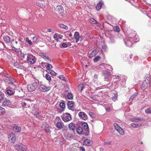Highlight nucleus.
Wrapping results in <instances>:
<instances>
[{
  "label": "nucleus",
  "mask_w": 151,
  "mask_h": 151,
  "mask_svg": "<svg viewBox=\"0 0 151 151\" xmlns=\"http://www.w3.org/2000/svg\"><path fill=\"white\" fill-rule=\"evenodd\" d=\"M89 115L92 117L94 118L95 117V114L92 112L90 111L89 112Z\"/></svg>",
  "instance_id": "obj_50"
},
{
  "label": "nucleus",
  "mask_w": 151,
  "mask_h": 151,
  "mask_svg": "<svg viewBox=\"0 0 151 151\" xmlns=\"http://www.w3.org/2000/svg\"><path fill=\"white\" fill-rule=\"evenodd\" d=\"M6 99L4 93L0 92V103H1Z\"/></svg>",
  "instance_id": "obj_32"
},
{
  "label": "nucleus",
  "mask_w": 151,
  "mask_h": 151,
  "mask_svg": "<svg viewBox=\"0 0 151 151\" xmlns=\"http://www.w3.org/2000/svg\"><path fill=\"white\" fill-rule=\"evenodd\" d=\"M47 31L49 32H51L52 31V29L51 28H47Z\"/></svg>",
  "instance_id": "obj_60"
},
{
  "label": "nucleus",
  "mask_w": 151,
  "mask_h": 151,
  "mask_svg": "<svg viewBox=\"0 0 151 151\" xmlns=\"http://www.w3.org/2000/svg\"><path fill=\"white\" fill-rule=\"evenodd\" d=\"M145 112L146 113H151V108H149L147 109Z\"/></svg>",
  "instance_id": "obj_51"
},
{
  "label": "nucleus",
  "mask_w": 151,
  "mask_h": 151,
  "mask_svg": "<svg viewBox=\"0 0 151 151\" xmlns=\"http://www.w3.org/2000/svg\"><path fill=\"white\" fill-rule=\"evenodd\" d=\"M103 73L105 76V81H109V78L111 75V73L109 72L105 71H104Z\"/></svg>",
  "instance_id": "obj_15"
},
{
  "label": "nucleus",
  "mask_w": 151,
  "mask_h": 151,
  "mask_svg": "<svg viewBox=\"0 0 151 151\" xmlns=\"http://www.w3.org/2000/svg\"><path fill=\"white\" fill-rule=\"evenodd\" d=\"M64 126L63 123L61 121L58 122L55 125L57 128L59 129H60L61 128H63Z\"/></svg>",
  "instance_id": "obj_18"
},
{
  "label": "nucleus",
  "mask_w": 151,
  "mask_h": 151,
  "mask_svg": "<svg viewBox=\"0 0 151 151\" xmlns=\"http://www.w3.org/2000/svg\"><path fill=\"white\" fill-rule=\"evenodd\" d=\"M107 47L106 45H104L102 46L101 50L102 51H105L107 49Z\"/></svg>",
  "instance_id": "obj_48"
},
{
  "label": "nucleus",
  "mask_w": 151,
  "mask_h": 151,
  "mask_svg": "<svg viewBox=\"0 0 151 151\" xmlns=\"http://www.w3.org/2000/svg\"><path fill=\"white\" fill-rule=\"evenodd\" d=\"M89 22L91 23L95 24L97 23V22L93 18H91L89 20Z\"/></svg>",
  "instance_id": "obj_39"
},
{
  "label": "nucleus",
  "mask_w": 151,
  "mask_h": 151,
  "mask_svg": "<svg viewBox=\"0 0 151 151\" xmlns=\"http://www.w3.org/2000/svg\"><path fill=\"white\" fill-rule=\"evenodd\" d=\"M61 117L63 120L65 122H68L72 119L71 115L68 113L63 114L61 116Z\"/></svg>",
  "instance_id": "obj_4"
},
{
  "label": "nucleus",
  "mask_w": 151,
  "mask_h": 151,
  "mask_svg": "<svg viewBox=\"0 0 151 151\" xmlns=\"http://www.w3.org/2000/svg\"><path fill=\"white\" fill-rule=\"evenodd\" d=\"M45 78H46L50 82L51 80V78L50 76L48 73H46L45 75Z\"/></svg>",
  "instance_id": "obj_40"
},
{
  "label": "nucleus",
  "mask_w": 151,
  "mask_h": 151,
  "mask_svg": "<svg viewBox=\"0 0 151 151\" xmlns=\"http://www.w3.org/2000/svg\"><path fill=\"white\" fill-rule=\"evenodd\" d=\"M51 89L50 87H47L45 86L42 84L39 87V90L43 92H45L50 90Z\"/></svg>",
  "instance_id": "obj_9"
},
{
  "label": "nucleus",
  "mask_w": 151,
  "mask_h": 151,
  "mask_svg": "<svg viewBox=\"0 0 151 151\" xmlns=\"http://www.w3.org/2000/svg\"><path fill=\"white\" fill-rule=\"evenodd\" d=\"M36 61V59L35 57L30 53H28L27 57V63L30 64L32 65L34 64Z\"/></svg>",
  "instance_id": "obj_1"
},
{
  "label": "nucleus",
  "mask_w": 151,
  "mask_h": 151,
  "mask_svg": "<svg viewBox=\"0 0 151 151\" xmlns=\"http://www.w3.org/2000/svg\"><path fill=\"white\" fill-rule=\"evenodd\" d=\"M94 77L96 79H97L98 78V76L97 74H94Z\"/></svg>",
  "instance_id": "obj_61"
},
{
  "label": "nucleus",
  "mask_w": 151,
  "mask_h": 151,
  "mask_svg": "<svg viewBox=\"0 0 151 151\" xmlns=\"http://www.w3.org/2000/svg\"><path fill=\"white\" fill-rule=\"evenodd\" d=\"M56 11L59 14H60L61 16L63 15V6L60 5L57 6L55 9Z\"/></svg>",
  "instance_id": "obj_12"
},
{
  "label": "nucleus",
  "mask_w": 151,
  "mask_h": 151,
  "mask_svg": "<svg viewBox=\"0 0 151 151\" xmlns=\"http://www.w3.org/2000/svg\"><path fill=\"white\" fill-rule=\"evenodd\" d=\"M63 36L60 34L58 33H55L53 36V38L57 41H58L59 39H61Z\"/></svg>",
  "instance_id": "obj_21"
},
{
  "label": "nucleus",
  "mask_w": 151,
  "mask_h": 151,
  "mask_svg": "<svg viewBox=\"0 0 151 151\" xmlns=\"http://www.w3.org/2000/svg\"><path fill=\"white\" fill-rule=\"evenodd\" d=\"M60 106L62 109H64L65 108V104L63 101H62V102L60 103Z\"/></svg>",
  "instance_id": "obj_35"
},
{
  "label": "nucleus",
  "mask_w": 151,
  "mask_h": 151,
  "mask_svg": "<svg viewBox=\"0 0 151 151\" xmlns=\"http://www.w3.org/2000/svg\"><path fill=\"white\" fill-rule=\"evenodd\" d=\"M26 41L27 42H28L29 45H32V42L31 40H29V38L27 37L26 38Z\"/></svg>",
  "instance_id": "obj_52"
},
{
  "label": "nucleus",
  "mask_w": 151,
  "mask_h": 151,
  "mask_svg": "<svg viewBox=\"0 0 151 151\" xmlns=\"http://www.w3.org/2000/svg\"><path fill=\"white\" fill-rule=\"evenodd\" d=\"M3 75L5 77V78H8V77L11 76L10 74H9L6 71H4L3 72Z\"/></svg>",
  "instance_id": "obj_41"
},
{
  "label": "nucleus",
  "mask_w": 151,
  "mask_h": 151,
  "mask_svg": "<svg viewBox=\"0 0 151 151\" xmlns=\"http://www.w3.org/2000/svg\"><path fill=\"white\" fill-rule=\"evenodd\" d=\"M104 106L106 111H109L112 110V106L111 105H109L108 103L104 104Z\"/></svg>",
  "instance_id": "obj_19"
},
{
  "label": "nucleus",
  "mask_w": 151,
  "mask_h": 151,
  "mask_svg": "<svg viewBox=\"0 0 151 151\" xmlns=\"http://www.w3.org/2000/svg\"><path fill=\"white\" fill-rule=\"evenodd\" d=\"M3 39L5 43H9L10 41V39L8 36H5L4 37Z\"/></svg>",
  "instance_id": "obj_31"
},
{
  "label": "nucleus",
  "mask_w": 151,
  "mask_h": 151,
  "mask_svg": "<svg viewBox=\"0 0 151 151\" xmlns=\"http://www.w3.org/2000/svg\"><path fill=\"white\" fill-rule=\"evenodd\" d=\"M84 85L83 84H80L78 86V89L79 90L81 91L84 88Z\"/></svg>",
  "instance_id": "obj_45"
},
{
  "label": "nucleus",
  "mask_w": 151,
  "mask_h": 151,
  "mask_svg": "<svg viewBox=\"0 0 151 151\" xmlns=\"http://www.w3.org/2000/svg\"><path fill=\"white\" fill-rule=\"evenodd\" d=\"M77 133L79 134H83L86 135V133L83 129V128L81 127H78L76 129Z\"/></svg>",
  "instance_id": "obj_20"
},
{
  "label": "nucleus",
  "mask_w": 151,
  "mask_h": 151,
  "mask_svg": "<svg viewBox=\"0 0 151 151\" xmlns=\"http://www.w3.org/2000/svg\"><path fill=\"white\" fill-rule=\"evenodd\" d=\"M45 130L47 132H49L50 131V130L48 128H46L45 129Z\"/></svg>",
  "instance_id": "obj_59"
},
{
  "label": "nucleus",
  "mask_w": 151,
  "mask_h": 151,
  "mask_svg": "<svg viewBox=\"0 0 151 151\" xmlns=\"http://www.w3.org/2000/svg\"><path fill=\"white\" fill-rule=\"evenodd\" d=\"M117 131L121 135H123L124 134V131L121 128H120L119 129H118V130Z\"/></svg>",
  "instance_id": "obj_36"
},
{
  "label": "nucleus",
  "mask_w": 151,
  "mask_h": 151,
  "mask_svg": "<svg viewBox=\"0 0 151 151\" xmlns=\"http://www.w3.org/2000/svg\"><path fill=\"white\" fill-rule=\"evenodd\" d=\"M130 120L132 122H137L140 121H143L144 119L142 118L137 117L131 119H130Z\"/></svg>",
  "instance_id": "obj_29"
},
{
  "label": "nucleus",
  "mask_w": 151,
  "mask_h": 151,
  "mask_svg": "<svg viewBox=\"0 0 151 151\" xmlns=\"http://www.w3.org/2000/svg\"><path fill=\"white\" fill-rule=\"evenodd\" d=\"M149 79V78H147L143 82L141 86V88L142 90L145 89L148 87L150 86V82Z\"/></svg>",
  "instance_id": "obj_6"
},
{
  "label": "nucleus",
  "mask_w": 151,
  "mask_h": 151,
  "mask_svg": "<svg viewBox=\"0 0 151 151\" xmlns=\"http://www.w3.org/2000/svg\"><path fill=\"white\" fill-rule=\"evenodd\" d=\"M68 127L70 130L74 131L76 129L75 124L73 123H70L68 125Z\"/></svg>",
  "instance_id": "obj_26"
},
{
  "label": "nucleus",
  "mask_w": 151,
  "mask_h": 151,
  "mask_svg": "<svg viewBox=\"0 0 151 151\" xmlns=\"http://www.w3.org/2000/svg\"><path fill=\"white\" fill-rule=\"evenodd\" d=\"M68 109L73 111H75V102L72 101H68L67 102Z\"/></svg>",
  "instance_id": "obj_7"
},
{
  "label": "nucleus",
  "mask_w": 151,
  "mask_h": 151,
  "mask_svg": "<svg viewBox=\"0 0 151 151\" xmlns=\"http://www.w3.org/2000/svg\"><path fill=\"white\" fill-rule=\"evenodd\" d=\"M104 3L102 1H100L99 3H98L96 6V9L98 10H100L101 8L102 5Z\"/></svg>",
  "instance_id": "obj_30"
},
{
  "label": "nucleus",
  "mask_w": 151,
  "mask_h": 151,
  "mask_svg": "<svg viewBox=\"0 0 151 151\" xmlns=\"http://www.w3.org/2000/svg\"><path fill=\"white\" fill-rule=\"evenodd\" d=\"M5 112V109L2 107L0 106V115L4 114Z\"/></svg>",
  "instance_id": "obj_38"
},
{
  "label": "nucleus",
  "mask_w": 151,
  "mask_h": 151,
  "mask_svg": "<svg viewBox=\"0 0 151 151\" xmlns=\"http://www.w3.org/2000/svg\"><path fill=\"white\" fill-rule=\"evenodd\" d=\"M143 124H137L135 123H132L131 126L134 128H137L143 126Z\"/></svg>",
  "instance_id": "obj_28"
},
{
  "label": "nucleus",
  "mask_w": 151,
  "mask_h": 151,
  "mask_svg": "<svg viewBox=\"0 0 151 151\" xmlns=\"http://www.w3.org/2000/svg\"><path fill=\"white\" fill-rule=\"evenodd\" d=\"M84 39V37L82 36H80L79 37V41H81L83 40Z\"/></svg>",
  "instance_id": "obj_56"
},
{
  "label": "nucleus",
  "mask_w": 151,
  "mask_h": 151,
  "mask_svg": "<svg viewBox=\"0 0 151 151\" xmlns=\"http://www.w3.org/2000/svg\"><path fill=\"white\" fill-rule=\"evenodd\" d=\"M114 30L117 32H119L120 30V28L118 26H116L113 28Z\"/></svg>",
  "instance_id": "obj_42"
},
{
  "label": "nucleus",
  "mask_w": 151,
  "mask_h": 151,
  "mask_svg": "<svg viewBox=\"0 0 151 151\" xmlns=\"http://www.w3.org/2000/svg\"><path fill=\"white\" fill-rule=\"evenodd\" d=\"M37 4L39 6L42 8H44L45 7V5L43 2L42 3L41 2H39L37 3Z\"/></svg>",
  "instance_id": "obj_33"
},
{
  "label": "nucleus",
  "mask_w": 151,
  "mask_h": 151,
  "mask_svg": "<svg viewBox=\"0 0 151 151\" xmlns=\"http://www.w3.org/2000/svg\"><path fill=\"white\" fill-rule=\"evenodd\" d=\"M138 94L137 92H135L133 95L131 96L129 99L130 101H132L133 99Z\"/></svg>",
  "instance_id": "obj_37"
},
{
  "label": "nucleus",
  "mask_w": 151,
  "mask_h": 151,
  "mask_svg": "<svg viewBox=\"0 0 151 151\" xmlns=\"http://www.w3.org/2000/svg\"><path fill=\"white\" fill-rule=\"evenodd\" d=\"M1 103L2 106H8L10 104V101L6 99Z\"/></svg>",
  "instance_id": "obj_22"
},
{
  "label": "nucleus",
  "mask_w": 151,
  "mask_h": 151,
  "mask_svg": "<svg viewBox=\"0 0 151 151\" xmlns=\"http://www.w3.org/2000/svg\"><path fill=\"white\" fill-rule=\"evenodd\" d=\"M26 103L25 102H24L23 103V104H22V106H23V107H25L26 106Z\"/></svg>",
  "instance_id": "obj_62"
},
{
  "label": "nucleus",
  "mask_w": 151,
  "mask_h": 151,
  "mask_svg": "<svg viewBox=\"0 0 151 151\" xmlns=\"http://www.w3.org/2000/svg\"><path fill=\"white\" fill-rule=\"evenodd\" d=\"M40 55L44 60L47 62L50 63L51 62V60L49 58L48 56L47 55L43 53L40 52Z\"/></svg>",
  "instance_id": "obj_13"
},
{
  "label": "nucleus",
  "mask_w": 151,
  "mask_h": 151,
  "mask_svg": "<svg viewBox=\"0 0 151 151\" xmlns=\"http://www.w3.org/2000/svg\"><path fill=\"white\" fill-rule=\"evenodd\" d=\"M100 59V56H99L97 55L94 58V61L95 62H96L99 61Z\"/></svg>",
  "instance_id": "obj_43"
},
{
  "label": "nucleus",
  "mask_w": 151,
  "mask_h": 151,
  "mask_svg": "<svg viewBox=\"0 0 151 151\" xmlns=\"http://www.w3.org/2000/svg\"><path fill=\"white\" fill-rule=\"evenodd\" d=\"M37 39H38V38L37 37H33L32 40H33V42H35L37 40Z\"/></svg>",
  "instance_id": "obj_57"
},
{
  "label": "nucleus",
  "mask_w": 151,
  "mask_h": 151,
  "mask_svg": "<svg viewBox=\"0 0 151 151\" xmlns=\"http://www.w3.org/2000/svg\"><path fill=\"white\" fill-rule=\"evenodd\" d=\"M104 150V149L102 147H101L100 148V150L101 151H103Z\"/></svg>",
  "instance_id": "obj_64"
},
{
  "label": "nucleus",
  "mask_w": 151,
  "mask_h": 151,
  "mask_svg": "<svg viewBox=\"0 0 151 151\" xmlns=\"http://www.w3.org/2000/svg\"><path fill=\"white\" fill-rule=\"evenodd\" d=\"M9 141L11 143H14L16 140V138L14 134L12 133L8 135Z\"/></svg>",
  "instance_id": "obj_11"
},
{
  "label": "nucleus",
  "mask_w": 151,
  "mask_h": 151,
  "mask_svg": "<svg viewBox=\"0 0 151 151\" xmlns=\"http://www.w3.org/2000/svg\"><path fill=\"white\" fill-rule=\"evenodd\" d=\"M64 110V109H62L61 110H59V112L60 113H62Z\"/></svg>",
  "instance_id": "obj_63"
},
{
  "label": "nucleus",
  "mask_w": 151,
  "mask_h": 151,
  "mask_svg": "<svg viewBox=\"0 0 151 151\" xmlns=\"http://www.w3.org/2000/svg\"><path fill=\"white\" fill-rule=\"evenodd\" d=\"M78 115L79 117L83 120H86L88 119V116L86 114L83 112H80L78 113Z\"/></svg>",
  "instance_id": "obj_14"
},
{
  "label": "nucleus",
  "mask_w": 151,
  "mask_h": 151,
  "mask_svg": "<svg viewBox=\"0 0 151 151\" xmlns=\"http://www.w3.org/2000/svg\"><path fill=\"white\" fill-rule=\"evenodd\" d=\"M99 51L97 50H92L90 53L89 54L88 56L89 58H92L96 56L98 53Z\"/></svg>",
  "instance_id": "obj_16"
},
{
  "label": "nucleus",
  "mask_w": 151,
  "mask_h": 151,
  "mask_svg": "<svg viewBox=\"0 0 151 151\" xmlns=\"http://www.w3.org/2000/svg\"><path fill=\"white\" fill-rule=\"evenodd\" d=\"M4 80L6 83L8 84H13V82L12 81V78L11 76L8 77H8L4 78Z\"/></svg>",
  "instance_id": "obj_25"
},
{
  "label": "nucleus",
  "mask_w": 151,
  "mask_h": 151,
  "mask_svg": "<svg viewBox=\"0 0 151 151\" xmlns=\"http://www.w3.org/2000/svg\"><path fill=\"white\" fill-rule=\"evenodd\" d=\"M12 86V87L11 86H8L5 89L7 95L9 96L13 95L15 93V86L13 84Z\"/></svg>",
  "instance_id": "obj_3"
},
{
  "label": "nucleus",
  "mask_w": 151,
  "mask_h": 151,
  "mask_svg": "<svg viewBox=\"0 0 151 151\" xmlns=\"http://www.w3.org/2000/svg\"><path fill=\"white\" fill-rule=\"evenodd\" d=\"M68 46L67 44L65 43H61L60 45V47H66Z\"/></svg>",
  "instance_id": "obj_46"
},
{
  "label": "nucleus",
  "mask_w": 151,
  "mask_h": 151,
  "mask_svg": "<svg viewBox=\"0 0 151 151\" xmlns=\"http://www.w3.org/2000/svg\"><path fill=\"white\" fill-rule=\"evenodd\" d=\"M38 82L37 80H36L32 84L28 85L27 87L28 91L29 92H32L35 90L37 86V83Z\"/></svg>",
  "instance_id": "obj_2"
},
{
  "label": "nucleus",
  "mask_w": 151,
  "mask_h": 151,
  "mask_svg": "<svg viewBox=\"0 0 151 151\" xmlns=\"http://www.w3.org/2000/svg\"><path fill=\"white\" fill-rule=\"evenodd\" d=\"M117 95L116 94H115L114 96L112 97V99L114 101H115L117 99Z\"/></svg>",
  "instance_id": "obj_53"
},
{
  "label": "nucleus",
  "mask_w": 151,
  "mask_h": 151,
  "mask_svg": "<svg viewBox=\"0 0 151 151\" xmlns=\"http://www.w3.org/2000/svg\"><path fill=\"white\" fill-rule=\"evenodd\" d=\"M83 129L86 133V135H88L89 133V130L88 124L86 123H84L82 125Z\"/></svg>",
  "instance_id": "obj_10"
},
{
  "label": "nucleus",
  "mask_w": 151,
  "mask_h": 151,
  "mask_svg": "<svg viewBox=\"0 0 151 151\" xmlns=\"http://www.w3.org/2000/svg\"><path fill=\"white\" fill-rule=\"evenodd\" d=\"M15 148L18 151H26L27 148L22 144H17L15 146Z\"/></svg>",
  "instance_id": "obj_5"
},
{
  "label": "nucleus",
  "mask_w": 151,
  "mask_h": 151,
  "mask_svg": "<svg viewBox=\"0 0 151 151\" xmlns=\"http://www.w3.org/2000/svg\"><path fill=\"white\" fill-rule=\"evenodd\" d=\"M59 78L62 80H65V77L62 75H60L59 76Z\"/></svg>",
  "instance_id": "obj_55"
},
{
  "label": "nucleus",
  "mask_w": 151,
  "mask_h": 151,
  "mask_svg": "<svg viewBox=\"0 0 151 151\" xmlns=\"http://www.w3.org/2000/svg\"><path fill=\"white\" fill-rule=\"evenodd\" d=\"M80 149L81 150V151H85V149L83 147H80Z\"/></svg>",
  "instance_id": "obj_58"
},
{
  "label": "nucleus",
  "mask_w": 151,
  "mask_h": 151,
  "mask_svg": "<svg viewBox=\"0 0 151 151\" xmlns=\"http://www.w3.org/2000/svg\"><path fill=\"white\" fill-rule=\"evenodd\" d=\"M41 64L43 66V65H44V64H47V66L46 67V70H51V69H52V65L48 63H45L44 62H42L41 63Z\"/></svg>",
  "instance_id": "obj_27"
},
{
  "label": "nucleus",
  "mask_w": 151,
  "mask_h": 151,
  "mask_svg": "<svg viewBox=\"0 0 151 151\" xmlns=\"http://www.w3.org/2000/svg\"><path fill=\"white\" fill-rule=\"evenodd\" d=\"M59 26L61 28H64L65 29H67L68 28L67 27L63 24H59Z\"/></svg>",
  "instance_id": "obj_47"
},
{
  "label": "nucleus",
  "mask_w": 151,
  "mask_h": 151,
  "mask_svg": "<svg viewBox=\"0 0 151 151\" xmlns=\"http://www.w3.org/2000/svg\"><path fill=\"white\" fill-rule=\"evenodd\" d=\"M46 71L48 73L54 76H56L57 74V73L52 70H46Z\"/></svg>",
  "instance_id": "obj_34"
},
{
  "label": "nucleus",
  "mask_w": 151,
  "mask_h": 151,
  "mask_svg": "<svg viewBox=\"0 0 151 151\" xmlns=\"http://www.w3.org/2000/svg\"><path fill=\"white\" fill-rule=\"evenodd\" d=\"M133 37H131L130 36L127 37L125 40H124V43L126 45L129 47H131L132 44V41L133 40Z\"/></svg>",
  "instance_id": "obj_8"
},
{
  "label": "nucleus",
  "mask_w": 151,
  "mask_h": 151,
  "mask_svg": "<svg viewBox=\"0 0 151 151\" xmlns=\"http://www.w3.org/2000/svg\"><path fill=\"white\" fill-rule=\"evenodd\" d=\"M74 37V39L76 40V42H78L79 41V32H75Z\"/></svg>",
  "instance_id": "obj_24"
},
{
  "label": "nucleus",
  "mask_w": 151,
  "mask_h": 151,
  "mask_svg": "<svg viewBox=\"0 0 151 151\" xmlns=\"http://www.w3.org/2000/svg\"><path fill=\"white\" fill-rule=\"evenodd\" d=\"M107 144H108L109 145H111V141L105 142L104 143V145H107Z\"/></svg>",
  "instance_id": "obj_54"
},
{
  "label": "nucleus",
  "mask_w": 151,
  "mask_h": 151,
  "mask_svg": "<svg viewBox=\"0 0 151 151\" xmlns=\"http://www.w3.org/2000/svg\"><path fill=\"white\" fill-rule=\"evenodd\" d=\"M21 128L20 127L17 126H15L13 127V130L16 132L19 133L21 130Z\"/></svg>",
  "instance_id": "obj_23"
},
{
  "label": "nucleus",
  "mask_w": 151,
  "mask_h": 151,
  "mask_svg": "<svg viewBox=\"0 0 151 151\" xmlns=\"http://www.w3.org/2000/svg\"><path fill=\"white\" fill-rule=\"evenodd\" d=\"M93 143V141L89 139H86L83 142V144L86 146H89L91 145Z\"/></svg>",
  "instance_id": "obj_17"
},
{
  "label": "nucleus",
  "mask_w": 151,
  "mask_h": 151,
  "mask_svg": "<svg viewBox=\"0 0 151 151\" xmlns=\"http://www.w3.org/2000/svg\"><path fill=\"white\" fill-rule=\"evenodd\" d=\"M73 95L72 94L68 93V94L67 95V98L69 99H73Z\"/></svg>",
  "instance_id": "obj_44"
},
{
  "label": "nucleus",
  "mask_w": 151,
  "mask_h": 151,
  "mask_svg": "<svg viewBox=\"0 0 151 151\" xmlns=\"http://www.w3.org/2000/svg\"><path fill=\"white\" fill-rule=\"evenodd\" d=\"M114 126L115 129L117 131L118 129H119L121 127H119L118 124L116 123H115L114 124Z\"/></svg>",
  "instance_id": "obj_49"
}]
</instances>
